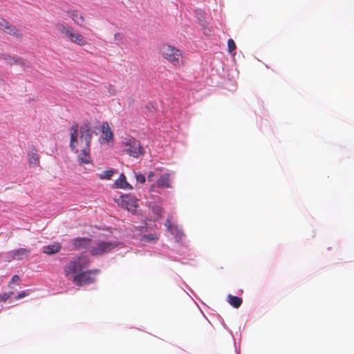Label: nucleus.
Here are the masks:
<instances>
[{"instance_id": "aec40b11", "label": "nucleus", "mask_w": 354, "mask_h": 354, "mask_svg": "<svg viewBox=\"0 0 354 354\" xmlns=\"http://www.w3.org/2000/svg\"><path fill=\"white\" fill-rule=\"evenodd\" d=\"M158 239V236L155 234H148L143 235L141 238V241L144 243H155Z\"/></svg>"}, {"instance_id": "4468645a", "label": "nucleus", "mask_w": 354, "mask_h": 354, "mask_svg": "<svg viewBox=\"0 0 354 354\" xmlns=\"http://www.w3.org/2000/svg\"><path fill=\"white\" fill-rule=\"evenodd\" d=\"M102 138L106 142H109L113 140V133L111 131L109 124L106 122L102 123Z\"/></svg>"}, {"instance_id": "2eb2a0df", "label": "nucleus", "mask_w": 354, "mask_h": 354, "mask_svg": "<svg viewBox=\"0 0 354 354\" xmlns=\"http://www.w3.org/2000/svg\"><path fill=\"white\" fill-rule=\"evenodd\" d=\"M115 187L124 189H132L133 187L127 181L126 176L122 174L115 182Z\"/></svg>"}, {"instance_id": "5701e85b", "label": "nucleus", "mask_w": 354, "mask_h": 354, "mask_svg": "<svg viewBox=\"0 0 354 354\" xmlns=\"http://www.w3.org/2000/svg\"><path fill=\"white\" fill-rule=\"evenodd\" d=\"M136 180L140 183H144L146 181V178L143 174H136Z\"/></svg>"}, {"instance_id": "dca6fc26", "label": "nucleus", "mask_w": 354, "mask_h": 354, "mask_svg": "<svg viewBox=\"0 0 354 354\" xmlns=\"http://www.w3.org/2000/svg\"><path fill=\"white\" fill-rule=\"evenodd\" d=\"M156 186L158 187H171L170 174L169 173L163 174L156 181Z\"/></svg>"}, {"instance_id": "0eeeda50", "label": "nucleus", "mask_w": 354, "mask_h": 354, "mask_svg": "<svg viewBox=\"0 0 354 354\" xmlns=\"http://www.w3.org/2000/svg\"><path fill=\"white\" fill-rule=\"evenodd\" d=\"M0 29L4 32L14 36L17 39H21L23 37V33L18 28L11 24L9 21L1 17Z\"/></svg>"}, {"instance_id": "4be33fe9", "label": "nucleus", "mask_w": 354, "mask_h": 354, "mask_svg": "<svg viewBox=\"0 0 354 354\" xmlns=\"http://www.w3.org/2000/svg\"><path fill=\"white\" fill-rule=\"evenodd\" d=\"M227 46H228V50L230 53H232L236 49V44L232 39H228Z\"/></svg>"}, {"instance_id": "1a4fd4ad", "label": "nucleus", "mask_w": 354, "mask_h": 354, "mask_svg": "<svg viewBox=\"0 0 354 354\" xmlns=\"http://www.w3.org/2000/svg\"><path fill=\"white\" fill-rule=\"evenodd\" d=\"M0 59L3 61L6 64L12 66V65H19L21 66H25V62L21 57H17L15 56H12L7 53H1L0 54Z\"/></svg>"}, {"instance_id": "7ed1b4c3", "label": "nucleus", "mask_w": 354, "mask_h": 354, "mask_svg": "<svg viewBox=\"0 0 354 354\" xmlns=\"http://www.w3.org/2000/svg\"><path fill=\"white\" fill-rule=\"evenodd\" d=\"M160 53L165 60L176 68H180L185 65L182 51L171 45L162 44L160 47Z\"/></svg>"}, {"instance_id": "cd10ccee", "label": "nucleus", "mask_w": 354, "mask_h": 354, "mask_svg": "<svg viewBox=\"0 0 354 354\" xmlns=\"http://www.w3.org/2000/svg\"><path fill=\"white\" fill-rule=\"evenodd\" d=\"M5 84V81L3 78L0 77V86Z\"/></svg>"}, {"instance_id": "f03ea898", "label": "nucleus", "mask_w": 354, "mask_h": 354, "mask_svg": "<svg viewBox=\"0 0 354 354\" xmlns=\"http://www.w3.org/2000/svg\"><path fill=\"white\" fill-rule=\"evenodd\" d=\"M55 28L59 34L64 35L72 43L80 46H84L88 44L86 38L71 26H67L62 22H57L55 24Z\"/></svg>"}, {"instance_id": "6e6552de", "label": "nucleus", "mask_w": 354, "mask_h": 354, "mask_svg": "<svg viewBox=\"0 0 354 354\" xmlns=\"http://www.w3.org/2000/svg\"><path fill=\"white\" fill-rule=\"evenodd\" d=\"M95 281V277L92 276V272H82L73 277V282L78 286L92 283Z\"/></svg>"}, {"instance_id": "b1692460", "label": "nucleus", "mask_w": 354, "mask_h": 354, "mask_svg": "<svg viewBox=\"0 0 354 354\" xmlns=\"http://www.w3.org/2000/svg\"><path fill=\"white\" fill-rule=\"evenodd\" d=\"M20 277L18 276V275H15L13 276V277L11 279L10 283H9V286H11L12 283H18L19 281H20Z\"/></svg>"}, {"instance_id": "393cba45", "label": "nucleus", "mask_w": 354, "mask_h": 354, "mask_svg": "<svg viewBox=\"0 0 354 354\" xmlns=\"http://www.w3.org/2000/svg\"><path fill=\"white\" fill-rule=\"evenodd\" d=\"M156 174L153 171H149L147 174V180L148 181H153Z\"/></svg>"}, {"instance_id": "c756f323", "label": "nucleus", "mask_w": 354, "mask_h": 354, "mask_svg": "<svg viewBox=\"0 0 354 354\" xmlns=\"http://www.w3.org/2000/svg\"><path fill=\"white\" fill-rule=\"evenodd\" d=\"M8 296H7V295H5L3 297V301H6V300L8 299Z\"/></svg>"}, {"instance_id": "6ab92c4d", "label": "nucleus", "mask_w": 354, "mask_h": 354, "mask_svg": "<svg viewBox=\"0 0 354 354\" xmlns=\"http://www.w3.org/2000/svg\"><path fill=\"white\" fill-rule=\"evenodd\" d=\"M29 164L30 165L37 166L39 162V157L35 150L31 151L29 154Z\"/></svg>"}, {"instance_id": "ddd939ff", "label": "nucleus", "mask_w": 354, "mask_h": 354, "mask_svg": "<svg viewBox=\"0 0 354 354\" xmlns=\"http://www.w3.org/2000/svg\"><path fill=\"white\" fill-rule=\"evenodd\" d=\"M91 242L90 239L77 237L73 240V245L75 249H82L88 248Z\"/></svg>"}, {"instance_id": "423d86ee", "label": "nucleus", "mask_w": 354, "mask_h": 354, "mask_svg": "<svg viewBox=\"0 0 354 354\" xmlns=\"http://www.w3.org/2000/svg\"><path fill=\"white\" fill-rule=\"evenodd\" d=\"M124 152L131 156L138 158L144 153V149L140 142L133 138L126 139L123 142Z\"/></svg>"}, {"instance_id": "39448f33", "label": "nucleus", "mask_w": 354, "mask_h": 354, "mask_svg": "<svg viewBox=\"0 0 354 354\" xmlns=\"http://www.w3.org/2000/svg\"><path fill=\"white\" fill-rule=\"evenodd\" d=\"M119 243L116 241H95L89 248L88 252L93 256L103 255L114 250Z\"/></svg>"}, {"instance_id": "c85d7f7f", "label": "nucleus", "mask_w": 354, "mask_h": 354, "mask_svg": "<svg viewBox=\"0 0 354 354\" xmlns=\"http://www.w3.org/2000/svg\"><path fill=\"white\" fill-rule=\"evenodd\" d=\"M91 272H92V274H97V273H98V272H99V270L96 269V270H91Z\"/></svg>"}, {"instance_id": "9d476101", "label": "nucleus", "mask_w": 354, "mask_h": 354, "mask_svg": "<svg viewBox=\"0 0 354 354\" xmlns=\"http://www.w3.org/2000/svg\"><path fill=\"white\" fill-rule=\"evenodd\" d=\"M30 250L26 248H19L10 251L8 254L13 260H21L24 257L28 256Z\"/></svg>"}, {"instance_id": "20e7f679", "label": "nucleus", "mask_w": 354, "mask_h": 354, "mask_svg": "<svg viewBox=\"0 0 354 354\" xmlns=\"http://www.w3.org/2000/svg\"><path fill=\"white\" fill-rule=\"evenodd\" d=\"M89 264L88 260L85 257H77L70 261L64 268L66 277L82 273L83 270L86 268Z\"/></svg>"}, {"instance_id": "bb28decb", "label": "nucleus", "mask_w": 354, "mask_h": 354, "mask_svg": "<svg viewBox=\"0 0 354 354\" xmlns=\"http://www.w3.org/2000/svg\"><path fill=\"white\" fill-rule=\"evenodd\" d=\"M114 37H115V39H117L118 38L121 39V38H122V35H121L120 33L118 32V33H115V34Z\"/></svg>"}, {"instance_id": "9b49d317", "label": "nucleus", "mask_w": 354, "mask_h": 354, "mask_svg": "<svg viewBox=\"0 0 354 354\" xmlns=\"http://www.w3.org/2000/svg\"><path fill=\"white\" fill-rule=\"evenodd\" d=\"M68 15L72 19V20L78 26H82L85 19L83 15L77 10H69L67 12Z\"/></svg>"}, {"instance_id": "a878e982", "label": "nucleus", "mask_w": 354, "mask_h": 354, "mask_svg": "<svg viewBox=\"0 0 354 354\" xmlns=\"http://www.w3.org/2000/svg\"><path fill=\"white\" fill-rule=\"evenodd\" d=\"M27 295H28V294H27L26 292H24H24H22L19 293V294L17 296L16 299H21V298H23V297H24L27 296Z\"/></svg>"}, {"instance_id": "a211bd4d", "label": "nucleus", "mask_w": 354, "mask_h": 354, "mask_svg": "<svg viewBox=\"0 0 354 354\" xmlns=\"http://www.w3.org/2000/svg\"><path fill=\"white\" fill-rule=\"evenodd\" d=\"M227 301L233 307L237 308L242 304V299L241 297L229 295L227 296Z\"/></svg>"}, {"instance_id": "412c9836", "label": "nucleus", "mask_w": 354, "mask_h": 354, "mask_svg": "<svg viewBox=\"0 0 354 354\" xmlns=\"http://www.w3.org/2000/svg\"><path fill=\"white\" fill-rule=\"evenodd\" d=\"M113 174V171L111 169L104 171L102 174H100V178L109 180L111 178Z\"/></svg>"}, {"instance_id": "f3484780", "label": "nucleus", "mask_w": 354, "mask_h": 354, "mask_svg": "<svg viewBox=\"0 0 354 354\" xmlns=\"http://www.w3.org/2000/svg\"><path fill=\"white\" fill-rule=\"evenodd\" d=\"M62 246L59 243H55L44 247L43 252L47 254H54L61 250Z\"/></svg>"}, {"instance_id": "f257e3e1", "label": "nucleus", "mask_w": 354, "mask_h": 354, "mask_svg": "<svg viewBox=\"0 0 354 354\" xmlns=\"http://www.w3.org/2000/svg\"><path fill=\"white\" fill-rule=\"evenodd\" d=\"M93 133L92 127L88 122L82 124L80 127L77 123H74L70 129V147L78 153V160L82 164L91 162L90 146Z\"/></svg>"}, {"instance_id": "f8f14e48", "label": "nucleus", "mask_w": 354, "mask_h": 354, "mask_svg": "<svg viewBox=\"0 0 354 354\" xmlns=\"http://www.w3.org/2000/svg\"><path fill=\"white\" fill-rule=\"evenodd\" d=\"M165 226L171 234L176 236L177 240L180 239L183 236L181 229H180L177 225L171 223L169 219L166 221Z\"/></svg>"}]
</instances>
